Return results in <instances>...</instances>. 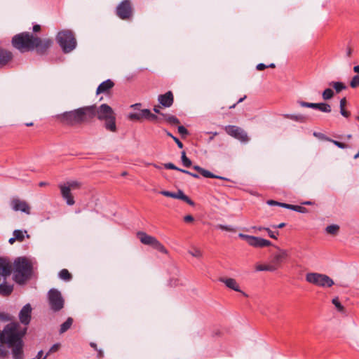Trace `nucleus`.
<instances>
[{
  "label": "nucleus",
  "mask_w": 359,
  "mask_h": 359,
  "mask_svg": "<svg viewBox=\"0 0 359 359\" xmlns=\"http://www.w3.org/2000/svg\"><path fill=\"white\" fill-rule=\"evenodd\" d=\"M264 230L267 231L269 236L272 238H275L276 239V233L272 231L269 228H264Z\"/></svg>",
  "instance_id": "obj_52"
},
{
  "label": "nucleus",
  "mask_w": 359,
  "mask_h": 359,
  "mask_svg": "<svg viewBox=\"0 0 359 359\" xmlns=\"http://www.w3.org/2000/svg\"><path fill=\"white\" fill-rule=\"evenodd\" d=\"M339 229V226L337 224H331L325 228V231L328 234L336 235L337 234Z\"/></svg>",
  "instance_id": "obj_30"
},
{
  "label": "nucleus",
  "mask_w": 359,
  "mask_h": 359,
  "mask_svg": "<svg viewBox=\"0 0 359 359\" xmlns=\"http://www.w3.org/2000/svg\"><path fill=\"white\" fill-rule=\"evenodd\" d=\"M160 194H162L163 196H165L167 197H170V198H175V193L170 192L168 191H160Z\"/></svg>",
  "instance_id": "obj_44"
},
{
  "label": "nucleus",
  "mask_w": 359,
  "mask_h": 359,
  "mask_svg": "<svg viewBox=\"0 0 359 359\" xmlns=\"http://www.w3.org/2000/svg\"><path fill=\"white\" fill-rule=\"evenodd\" d=\"M193 168L195 170L198 171L201 175H203L205 177L216 178V179H220V180H226V181L229 180V179L224 177L219 176V175H216L212 173L211 172L200 167L199 165H194L193 167Z\"/></svg>",
  "instance_id": "obj_22"
},
{
  "label": "nucleus",
  "mask_w": 359,
  "mask_h": 359,
  "mask_svg": "<svg viewBox=\"0 0 359 359\" xmlns=\"http://www.w3.org/2000/svg\"><path fill=\"white\" fill-rule=\"evenodd\" d=\"M59 347H60V344H53V345L50 347V348L49 351L47 353V354H46V355L45 357L46 358V357H47V356H48L50 353H52V352L57 351L58 350Z\"/></svg>",
  "instance_id": "obj_46"
},
{
  "label": "nucleus",
  "mask_w": 359,
  "mask_h": 359,
  "mask_svg": "<svg viewBox=\"0 0 359 359\" xmlns=\"http://www.w3.org/2000/svg\"><path fill=\"white\" fill-rule=\"evenodd\" d=\"M245 98H246V96L245 95L243 97H241V99H239V100L237 102V103H235V104L229 106V109H233L238 103L242 102Z\"/></svg>",
  "instance_id": "obj_57"
},
{
  "label": "nucleus",
  "mask_w": 359,
  "mask_h": 359,
  "mask_svg": "<svg viewBox=\"0 0 359 359\" xmlns=\"http://www.w3.org/2000/svg\"><path fill=\"white\" fill-rule=\"evenodd\" d=\"M137 236L142 244L151 246L154 249L163 254H168V250L154 236L148 235L143 231L137 232Z\"/></svg>",
  "instance_id": "obj_9"
},
{
  "label": "nucleus",
  "mask_w": 359,
  "mask_h": 359,
  "mask_svg": "<svg viewBox=\"0 0 359 359\" xmlns=\"http://www.w3.org/2000/svg\"><path fill=\"white\" fill-rule=\"evenodd\" d=\"M346 104V100L345 97L341 99L340 103H339V107H340V114L344 116V117H348L350 116V112L345 110V106Z\"/></svg>",
  "instance_id": "obj_29"
},
{
  "label": "nucleus",
  "mask_w": 359,
  "mask_h": 359,
  "mask_svg": "<svg viewBox=\"0 0 359 359\" xmlns=\"http://www.w3.org/2000/svg\"><path fill=\"white\" fill-rule=\"evenodd\" d=\"M238 236L240 238L245 240L247 241V243L249 244L252 236L243 234V233H239Z\"/></svg>",
  "instance_id": "obj_51"
},
{
  "label": "nucleus",
  "mask_w": 359,
  "mask_h": 359,
  "mask_svg": "<svg viewBox=\"0 0 359 359\" xmlns=\"http://www.w3.org/2000/svg\"><path fill=\"white\" fill-rule=\"evenodd\" d=\"M297 103L302 107H308V108H312L318 109L320 111L325 112V113H330L331 111V106L325 102H320V103H311V102H306L304 101H297Z\"/></svg>",
  "instance_id": "obj_15"
},
{
  "label": "nucleus",
  "mask_w": 359,
  "mask_h": 359,
  "mask_svg": "<svg viewBox=\"0 0 359 359\" xmlns=\"http://www.w3.org/2000/svg\"><path fill=\"white\" fill-rule=\"evenodd\" d=\"M208 133L212 135V136L210 137L208 142L212 141L214 139V137L218 135L217 132H211Z\"/></svg>",
  "instance_id": "obj_61"
},
{
  "label": "nucleus",
  "mask_w": 359,
  "mask_h": 359,
  "mask_svg": "<svg viewBox=\"0 0 359 359\" xmlns=\"http://www.w3.org/2000/svg\"><path fill=\"white\" fill-rule=\"evenodd\" d=\"M266 67H267V66L266 65H264V63H259L257 65L256 69L259 71H262V70H264V69H266Z\"/></svg>",
  "instance_id": "obj_54"
},
{
  "label": "nucleus",
  "mask_w": 359,
  "mask_h": 359,
  "mask_svg": "<svg viewBox=\"0 0 359 359\" xmlns=\"http://www.w3.org/2000/svg\"><path fill=\"white\" fill-rule=\"evenodd\" d=\"M150 113H151V111L149 109H142L140 111L141 118H146V119L148 120L149 115Z\"/></svg>",
  "instance_id": "obj_42"
},
{
  "label": "nucleus",
  "mask_w": 359,
  "mask_h": 359,
  "mask_svg": "<svg viewBox=\"0 0 359 359\" xmlns=\"http://www.w3.org/2000/svg\"><path fill=\"white\" fill-rule=\"evenodd\" d=\"M148 120L153 122H160L161 121V119L158 116L151 112L149 115Z\"/></svg>",
  "instance_id": "obj_41"
},
{
  "label": "nucleus",
  "mask_w": 359,
  "mask_h": 359,
  "mask_svg": "<svg viewBox=\"0 0 359 359\" xmlns=\"http://www.w3.org/2000/svg\"><path fill=\"white\" fill-rule=\"evenodd\" d=\"M40 29H41V26L39 25H35L33 26V32H37L40 31Z\"/></svg>",
  "instance_id": "obj_60"
},
{
  "label": "nucleus",
  "mask_w": 359,
  "mask_h": 359,
  "mask_svg": "<svg viewBox=\"0 0 359 359\" xmlns=\"http://www.w3.org/2000/svg\"><path fill=\"white\" fill-rule=\"evenodd\" d=\"M330 86L333 87L337 93H339L346 88V85L344 83L339 81H332L330 83Z\"/></svg>",
  "instance_id": "obj_27"
},
{
  "label": "nucleus",
  "mask_w": 359,
  "mask_h": 359,
  "mask_svg": "<svg viewBox=\"0 0 359 359\" xmlns=\"http://www.w3.org/2000/svg\"><path fill=\"white\" fill-rule=\"evenodd\" d=\"M194 217L193 216L190 215H186L184 217V222H191L194 221Z\"/></svg>",
  "instance_id": "obj_55"
},
{
  "label": "nucleus",
  "mask_w": 359,
  "mask_h": 359,
  "mask_svg": "<svg viewBox=\"0 0 359 359\" xmlns=\"http://www.w3.org/2000/svg\"><path fill=\"white\" fill-rule=\"evenodd\" d=\"M181 160L182 165L186 168H189L192 164L191 161L187 158L185 151L182 152Z\"/></svg>",
  "instance_id": "obj_33"
},
{
  "label": "nucleus",
  "mask_w": 359,
  "mask_h": 359,
  "mask_svg": "<svg viewBox=\"0 0 359 359\" xmlns=\"http://www.w3.org/2000/svg\"><path fill=\"white\" fill-rule=\"evenodd\" d=\"M116 13L121 20H128L133 15V7L130 0L122 1L116 7Z\"/></svg>",
  "instance_id": "obj_11"
},
{
  "label": "nucleus",
  "mask_w": 359,
  "mask_h": 359,
  "mask_svg": "<svg viewBox=\"0 0 359 359\" xmlns=\"http://www.w3.org/2000/svg\"><path fill=\"white\" fill-rule=\"evenodd\" d=\"M114 86V83L111 79H107L102 82L97 88L96 93H107Z\"/></svg>",
  "instance_id": "obj_21"
},
{
  "label": "nucleus",
  "mask_w": 359,
  "mask_h": 359,
  "mask_svg": "<svg viewBox=\"0 0 359 359\" xmlns=\"http://www.w3.org/2000/svg\"><path fill=\"white\" fill-rule=\"evenodd\" d=\"M177 130L178 133L182 135H187L188 134V130L183 126H178Z\"/></svg>",
  "instance_id": "obj_45"
},
{
  "label": "nucleus",
  "mask_w": 359,
  "mask_h": 359,
  "mask_svg": "<svg viewBox=\"0 0 359 359\" xmlns=\"http://www.w3.org/2000/svg\"><path fill=\"white\" fill-rule=\"evenodd\" d=\"M11 206L14 211H21L27 215L31 214V208L25 201L13 198L11 201Z\"/></svg>",
  "instance_id": "obj_14"
},
{
  "label": "nucleus",
  "mask_w": 359,
  "mask_h": 359,
  "mask_svg": "<svg viewBox=\"0 0 359 359\" xmlns=\"http://www.w3.org/2000/svg\"><path fill=\"white\" fill-rule=\"evenodd\" d=\"M59 277L66 281L69 280L72 278V275L67 269H62L59 273Z\"/></svg>",
  "instance_id": "obj_34"
},
{
  "label": "nucleus",
  "mask_w": 359,
  "mask_h": 359,
  "mask_svg": "<svg viewBox=\"0 0 359 359\" xmlns=\"http://www.w3.org/2000/svg\"><path fill=\"white\" fill-rule=\"evenodd\" d=\"M93 111L90 106L65 111L59 116L60 121L69 126L80 125L88 123L92 120Z\"/></svg>",
  "instance_id": "obj_3"
},
{
  "label": "nucleus",
  "mask_w": 359,
  "mask_h": 359,
  "mask_svg": "<svg viewBox=\"0 0 359 359\" xmlns=\"http://www.w3.org/2000/svg\"><path fill=\"white\" fill-rule=\"evenodd\" d=\"M93 111L92 119L97 117L98 120L104 122V128L111 133L117 130L116 124V114L113 109L107 104H102L99 107L90 105Z\"/></svg>",
  "instance_id": "obj_4"
},
{
  "label": "nucleus",
  "mask_w": 359,
  "mask_h": 359,
  "mask_svg": "<svg viewBox=\"0 0 359 359\" xmlns=\"http://www.w3.org/2000/svg\"><path fill=\"white\" fill-rule=\"evenodd\" d=\"M73 323V319L72 318H68L65 323H63L60 328V333L63 334L66 331H67L72 326Z\"/></svg>",
  "instance_id": "obj_26"
},
{
  "label": "nucleus",
  "mask_w": 359,
  "mask_h": 359,
  "mask_svg": "<svg viewBox=\"0 0 359 359\" xmlns=\"http://www.w3.org/2000/svg\"><path fill=\"white\" fill-rule=\"evenodd\" d=\"M10 320L9 316L5 313H0V320L8 321Z\"/></svg>",
  "instance_id": "obj_50"
},
{
  "label": "nucleus",
  "mask_w": 359,
  "mask_h": 359,
  "mask_svg": "<svg viewBox=\"0 0 359 359\" xmlns=\"http://www.w3.org/2000/svg\"><path fill=\"white\" fill-rule=\"evenodd\" d=\"M256 270L258 271H275V267L272 266L271 264L267 265L259 264L257 265Z\"/></svg>",
  "instance_id": "obj_32"
},
{
  "label": "nucleus",
  "mask_w": 359,
  "mask_h": 359,
  "mask_svg": "<svg viewBox=\"0 0 359 359\" xmlns=\"http://www.w3.org/2000/svg\"><path fill=\"white\" fill-rule=\"evenodd\" d=\"M159 108H160V107H159V106H155V107H154V112H155V113H156V114H159V115H161V114H162V113L160 111Z\"/></svg>",
  "instance_id": "obj_62"
},
{
  "label": "nucleus",
  "mask_w": 359,
  "mask_h": 359,
  "mask_svg": "<svg viewBox=\"0 0 359 359\" xmlns=\"http://www.w3.org/2000/svg\"><path fill=\"white\" fill-rule=\"evenodd\" d=\"M13 59V54L11 51L0 48V68L7 65Z\"/></svg>",
  "instance_id": "obj_19"
},
{
  "label": "nucleus",
  "mask_w": 359,
  "mask_h": 359,
  "mask_svg": "<svg viewBox=\"0 0 359 359\" xmlns=\"http://www.w3.org/2000/svg\"><path fill=\"white\" fill-rule=\"evenodd\" d=\"M172 139L173 140L176 142V144H177V146L180 147V148H182L183 147V144L182 143V142H180L179 140V139L176 137H172Z\"/></svg>",
  "instance_id": "obj_56"
},
{
  "label": "nucleus",
  "mask_w": 359,
  "mask_h": 359,
  "mask_svg": "<svg viewBox=\"0 0 359 359\" xmlns=\"http://www.w3.org/2000/svg\"><path fill=\"white\" fill-rule=\"evenodd\" d=\"M351 54H352V48L349 46H347L346 48V56L348 57H350L351 56Z\"/></svg>",
  "instance_id": "obj_58"
},
{
  "label": "nucleus",
  "mask_w": 359,
  "mask_h": 359,
  "mask_svg": "<svg viewBox=\"0 0 359 359\" xmlns=\"http://www.w3.org/2000/svg\"><path fill=\"white\" fill-rule=\"evenodd\" d=\"M225 131L228 135L242 142H248L249 141L247 133L238 126H227L225 127Z\"/></svg>",
  "instance_id": "obj_12"
},
{
  "label": "nucleus",
  "mask_w": 359,
  "mask_h": 359,
  "mask_svg": "<svg viewBox=\"0 0 359 359\" xmlns=\"http://www.w3.org/2000/svg\"><path fill=\"white\" fill-rule=\"evenodd\" d=\"M57 41L65 53H70L76 46V41L73 33L69 30H63L58 32Z\"/></svg>",
  "instance_id": "obj_6"
},
{
  "label": "nucleus",
  "mask_w": 359,
  "mask_h": 359,
  "mask_svg": "<svg viewBox=\"0 0 359 359\" xmlns=\"http://www.w3.org/2000/svg\"><path fill=\"white\" fill-rule=\"evenodd\" d=\"M164 167L167 169H171V170H178L179 168L176 167L173 163H168L164 164Z\"/></svg>",
  "instance_id": "obj_48"
},
{
  "label": "nucleus",
  "mask_w": 359,
  "mask_h": 359,
  "mask_svg": "<svg viewBox=\"0 0 359 359\" xmlns=\"http://www.w3.org/2000/svg\"><path fill=\"white\" fill-rule=\"evenodd\" d=\"M219 281L224 283L227 287H229L234 291L241 292L243 295L248 297V294L245 292H244L240 290L239 285L238 284V283L236 282V280L235 279L231 278H221L219 279Z\"/></svg>",
  "instance_id": "obj_17"
},
{
  "label": "nucleus",
  "mask_w": 359,
  "mask_h": 359,
  "mask_svg": "<svg viewBox=\"0 0 359 359\" xmlns=\"http://www.w3.org/2000/svg\"><path fill=\"white\" fill-rule=\"evenodd\" d=\"M189 253L193 257H202V252L198 248H194L193 250L189 251Z\"/></svg>",
  "instance_id": "obj_39"
},
{
  "label": "nucleus",
  "mask_w": 359,
  "mask_h": 359,
  "mask_svg": "<svg viewBox=\"0 0 359 359\" xmlns=\"http://www.w3.org/2000/svg\"><path fill=\"white\" fill-rule=\"evenodd\" d=\"M217 227L223 231H234V229L231 226H226L223 224H219Z\"/></svg>",
  "instance_id": "obj_43"
},
{
  "label": "nucleus",
  "mask_w": 359,
  "mask_h": 359,
  "mask_svg": "<svg viewBox=\"0 0 359 359\" xmlns=\"http://www.w3.org/2000/svg\"><path fill=\"white\" fill-rule=\"evenodd\" d=\"M163 118L171 125H176L180 123V121L175 116L170 114H161Z\"/></svg>",
  "instance_id": "obj_28"
},
{
  "label": "nucleus",
  "mask_w": 359,
  "mask_h": 359,
  "mask_svg": "<svg viewBox=\"0 0 359 359\" xmlns=\"http://www.w3.org/2000/svg\"><path fill=\"white\" fill-rule=\"evenodd\" d=\"M353 71H354L355 73H359V65L355 66V67H353Z\"/></svg>",
  "instance_id": "obj_64"
},
{
  "label": "nucleus",
  "mask_w": 359,
  "mask_h": 359,
  "mask_svg": "<svg viewBox=\"0 0 359 359\" xmlns=\"http://www.w3.org/2000/svg\"><path fill=\"white\" fill-rule=\"evenodd\" d=\"M128 118L130 120H137V121L142 119L140 112V113H131L128 115Z\"/></svg>",
  "instance_id": "obj_40"
},
{
  "label": "nucleus",
  "mask_w": 359,
  "mask_h": 359,
  "mask_svg": "<svg viewBox=\"0 0 359 359\" xmlns=\"http://www.w3.org/2000/svg\"><path fill=\"white\" fill-rule=\"evenodd\" d=\"M295 211L301 213H306L308 210L304 207L296 205Z\"/></svg>",
  "instance_id": "obj_49"
},
{
  "label": "nucleus",
  "mask_w": 359,
  "mask_h": 359,
  "mask_svg": "<svg viewBox=\"0 0 359 359\" xmlns=\"http://www.w3.org/2000/svg\"><path fill=\"white\" fill-rule=\"evenodd\" d=\"M285 117L297 122L304 123L307 120V117L303 114H285Z\"/></svg>",
  "instance_id": "obj_25"
},
{
  "label": "nucleus",
  "mask_w": 359,
  "mask_h": 359,
  "mask_svg": "<svg viewBox=\"0 0 359 359\" xmlns=\"http://www.w3.org/2000/svg\"><path fill=\"white\" fill-rule=\"evenodd\" d=\"M32 266L25 258L19 257L14 262V279L22 284L31 276Z\"/></svg>",
  "instance_id": "obj_5"
},
{
  "label": "nucleus",
  "mask_w": 359,
  "mask_h": 359,
  "mask_svg": "<svg viewBox=\"0 0 359 359\" xmlns=\"http://www.w3.org/2000/svg\"><path fill=\"white\" fill-rule=\"evenodd\" d=\"M327 141L329 142H332L334 145H336L337 147L340 148V149H345L347 147V145L344 144V143H341L340 142H338V141H336V140H331L330 138H327L326 139Z\"/></svg>",
  "instance_id": "obj_38"
},
{
  "label": "nucleus",
  "mask_w": 359,
  "mask_h": 359,
  "mask_svg": "<svg viewBox=\"0 0 359 359\" xmlns=\"http://www.w3.org/2000/svg\"><path fill=\"white\" fill-rule=\"evenodd\" d=\"M12 44L22 53L36 49L38 53L43 54L52 46L53 41L34 36L29 32H22L13 37Z\"/></svg>",
  "instance_id": "obj_2"
},
{
  "label": "nucleus",
  "mask_w": 359,
  "mask_h": 359,
  "mask_svg": "<svg viewBox=\"0 0 359 359\" xmlns=\"http://www.w3.org/2000/svg\"><path fill=\"white\" fill-rule=\"evenodd\" d=\"M32 306L29 304H25L19 313V319L25 325H29L31 320Z\"/></svg>",
  "instance_id": "obj_16"
},
{
  "label": "nucleus",
  "mask_w": 359,
  "mask_h": 359,
  "mask_svg": "<svg viewBox=\"0 0 359 359\" xmlns=\"http://www.w3.org/2000/svg\"><path fill=\"white\" fill-rule=\"evenodd\" d=\"M48 300L50 309L55 312L60 311L64 307L65 299L57 289L53 288L48 291Z\"/></svg>",
  "instance_id": "obj_10"
},
{
  "label": "nucleus",
  "mask_w": 359,
  "mask_h": 359,
  "mask_svg": "<svg viewBox=\"0 0 359 359\" xmlns=\"http://www.w3.org/2000/svg\"><path fill=\"white\" fill-rule=\"evenodd\" d=\"M26 331L27 328L21 329L18 323H11L0 332V342L5 343L11 348L13 359L24 358V344L22 339Z\"/></svg>",
  "instance_id": "obj_1"
},
{
  "label": "nucleus",
  "mask_w": 359,
  "mask_h": 359,
  "mask_svg": "<svg viewBox=\"0 0 359 359\" xmlns=\"http://www.w3.org/2000/svg\"><path fill=\"white\" fill-rule=\"evenodd\" d=\"M333 96L334 92L331 88H326L322 93V97L325 100H330Z\"/></svg>",
  "instance_id": "obj_35"
},
{
  "label": "nucleus",
  "mask_w": 359,
  "mask_h": 359,
  "mask_svg": "<svg viewBox=\"0 0 359 359\" xmlns=\"http://www.w3.org/2000/svg\"><path fill=\"white\" fill-rule=\"evenodd\" d=\"M350 86L353 88H357L358 86H359V76L358 75H355L352 78V79L350 82Z\"/></svg>",
  "instance_id": "obj_37"
},
{
  "label": "nucleus",
  "mask_w": 359,
  "mask_h": 359,
  "mask_svg": "<svg viewBox=\"0 0 359 359\" xmlns=\"http://www.w3.org/2000/svg\"><path fill=\"white\" fill-rule=\"evenodd\" d=\"M278 251L273 254L271 260V266L275 267V271L277 270L281 265V264L287 258L288 252L287 250L277 248Z\"/></svg>",
  "instance_id": "obj_13"
},
{
  "label": "nucleus",
  "mask_w": 359,
  "mask_h": 359,
  "mask_svg": "<svg viewBox=\"0 0 359 359\" xmlns=\"http://www.w3.org/2000/svg\"><path fill=\"white\" fill-rule=\"evenodd\" d=\"M249 245L255 248H264L271 245V243L262 238L252 236Z\"/></svg>",
  "instance_id": "obj_20"
},
{
  "label": "nucleus",
  "mask_w": 359,
  "mask_h": 359,
  "mask_svg": "<svg viewBox=\"0 0 359 359\" xmlns=\"http://www.w3.org/2000/svg\"><path fill=\"white\" fill-rule=\"evenodd\" d=\"M6 355V351L2 348L1 346H0V356L5 357Z\"/></svg>",
  "instance_id": "obj_59"
},
{
  "label": "nucleus",
  "mask_w": 359,
  "mask_h": 359,
  "mask_svg": "<svg viewBox=\"0 0 359 359\" xmlns=\"http://www.w3.org/2000/svg\"><path fill=\"white\" fill-rule=\"evenodd\" d=\"M25 233H27V231H21V230H15L13 233L16 241L19 242H22L25 238Z\"/></svg>",
  "instance_id": "obj_31"
},
{
  "label": "nucleus",
  "mask_w": 359,
  "mask_h": 359,
  "mask_svg": "<svg viewBox=\"0 0 359 359\" xmlns=\"http://www.w3.org/2000/svg\"><path fill=\"white\" fill-rule=\"evenodd\" d=\"M283 208L295 211L296 205L283 203Z\"/></svg>",
  "instance_id": "obj_53"
},
{
  "label": "nucleus",
  "mask_w": 359,
  "mask_h": 359,
  "mask_svg": "<svg viewBox=\"0 0 359 359\" xmlns=\"http://www.w3.org/2000/svg\"><path fill=\"white\" fill-rule=\"evenodd\" d=\"M266 203L269 205H278L283 208V203L278 202L273 200H269Z\"/></svg>",
  "instance_id": "obj_47"
},
{
  "label": "nucleus",
  "mask_w": 359,
  "mask_h": 359,
  "mask_svg": "<svg viewBox=\"0 0 359 359\" xmlns=\"http://www.w3.org/2000/svg\"><path fill=\"white\" fill-rule=\"evenodd\" d=\"M175 198H177V199H180L184 202H186L187 203H188L189 205H194V202L191 200L187 196H186L183 191L182 190H178L176 193H175Z\"/></svg>",
  "instance_id": "obj_24"
},
{
  "label": "nucleus",
  "mask_w": 359,
  "mask_h": 359,
  "mask_svg": "<svg viewBox=\"0 0 359 359\" xmlns=\"http://www.w3.org/2000/svg\"><path fill=\"white\" fill-rule=\"evenodd\" d=\"M81 186V184L79 181H69L65 184H59L62 197L66 201L68 205H73L75 203L71 191L79 189Z\"/></svg>",
  "instance_id": "obj_7"
},
{
  "label": "nucleus",
  "mask_w": 359,
  "mask_h": 359,
  "mask_svg": "<svg viewBox=\"0 0 359 359\" xmlns=\"http://www.w3.org/2000/svg\"><path fill=\"white\" fill-rule=\"evenodd\" d=\"M332 304L335 306L337 309L340 311L343 312L344 310V307L341 304V303L339 302L338 297H335L332 301Z\"/></svg>",
  "instance_id": "obj_36"
},
{
  "label": "nucleus",
  "mask_w": 359,
  "mask_h": 359,
  "mask_svg": "<svg viewBox=\"0 0 359 359\" xmlns=\"http://www.w3.org/2000/svg\"><path fill=\"white\" fill-rule=\"evenodd\" d=\"M302 205H313V202L311 201H306L302 203Z\"/></svg>",
  "instance_id": "obj_63"
},
{
  "label": "nucleus",
  "mask_w": 359,
  "mask_h": 359,
  "mask_svg": "<svg viewBox=\"0 0 359 359\" xmlns=\"http://www.w3.org/2000/svg\"><path fill=\"white\" fill-rule=\"evenodd\" d=\"M13 285L8 284L6 281V279L4 278L3 283H0V294L2 296H8L13 292Z\"/></svg>",
  "instance_id": "obj_23"
},
{
  "label": "nucleus",
  "mask_w": 359,
  "mask_h": 359,
  "mask_svg": "<svg viewBox=\"0 0 359 359\" xmlns=\"http://www.w3.org/2000/svg\"><path fill=\"white\" fill-rule=\"evenodd\" d=\"M158 100L163 107H170L174 101L173 95L171 91H168L163 95H158Z\"/></svg>",
  "instance_id": "obj_18"
},
{
  "label": "nucleus",
  "mask_w": 359,
  "mask_h": 359,
  "mask_svg": "<svg viewBox=\"0 0 359 359\" xmlns=\"http://www.w3.org/2000/svg\"><path fill=\"white\" fill-rule=\"evenodd\" d=\"M306 280L315 285L322 287H332L334 283L328 276L318 273H308L306 275Z\"/></svg>",
  "instance_id": "obj_8"
}]
</instances>
